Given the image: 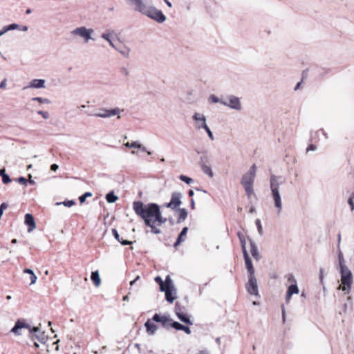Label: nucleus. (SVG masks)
I'll return each mask as SVG.
<instances>
[{
    "label": "nucleus",
    "instance_id": "obj_1",
    "mask_svg": "<svg viewBox=\"0 0 354 354\" xmlns=\"http://www.w3.org/2000/svg\"><path fill=\"white\" fill-rule=\"evenodd\" d=\"M133 209L136 214L145 221L146 225L151 228L153 233H160V230L156 227V225H162L166 219L162 217L158 205L149 203L145 205L141 201H135L133 203Z\"/></svg>",
    "mask_w": 354,
    "mask_h": 354
},
{
    "label": "nucleus",
    "instance_id": "obj_2",
    "mask_svg": "<svg viewBox=\"0 0 354 354\" xmlns=\"http://www.w3.org/2000/svg\"><path fill=\"white\" fill-rule=\"evenodd\" d=\"M127 2L134 11L146 15L158 23H163L166 20V17L161 10L147 5L144 0H127Z\"/></svg>",
    "mask_w": 354,
    "mask_h": 354
},
{
    "label": "nucleus",
    "instance_id": "obj_3",
    "mask_svg": "<svg viewBox=\"0 0 354 354\" xmlns=\"http://www.w3.org/2000/svg\"><path fill=\"white\" fill-rule=\"evenodd\" d=\"M257 167L254 164L250 170L245 173L241 178V183L245 189L248 198L254 194L253 183L256 176Z\"/></svg>",
    "mask_w": 354,
    "mask_h": 354
},
{
    "label": "nucleus",
    "instance_id": "obj_4",
    "mask_svg": "<svg viewBox=\"0 0 354 354\" xmlns=\"http://www.w3.org/2000/svg\"><path fill=\"white\" fill-rule=\"evenodd\" d=\"M341 268V282L342 285L339 286V289L343 291H346L348 293L351 290V286L353 283V276L351 270L343 265H340Z\"/></svg>",
    "mask_w": 354,
    "mask_h": 354
},
{
    "label": "nucleus",
    "instance_id": "obj_5",
    "mask_svg": "<svg viewBox=\"0 0 354 354\" xmlns=\"http://www.w3.org/2000/svg\"><path fill=\"white\" fill-rule=\"evenodd\" d=\"M270 189L272 191V198L274 201V205L277 208L278 213L279 214L282 208V205L279 191V183L277 182V179L274 176H272L270 178Z\"/></svg>",
    "mask_w": 354,
    "mask_h": 354
},
{
    "label": "nucleus",
    "instance_id": "obj_6",
    "mask_svg": "<svg viewBox=\"0 0 354 354\" xmlns=\"http://www.w3.org/2000/svg\"><path fill=\"white\" fill-rule=\"evenodd\" d=\"M94 32L93 29L87 28L85 26L76 28L71 32V34L74 37H79L84 39L85 43L88 42L89 40L95 41L92 37V34Z\"/></svg>",
    "mask_w": 354,
    "mask_h": 354
},
{
    "label": "nucleus",
    "instance_id": "obj_7",
    "mask_svg": "<svg viewBox=\"0 0 354 354\" xmlns=\"http://www.w3.org/2000/svg\"><path fill=\"white\" fill-rule=\"evenodd\" d=\"M288 281L289 282H291V283H293L292 284H291L288 288V290H287V292H286V303H289L290 299H291V297H292V295L293 294H298L299 293V288H298V286L297 285V282H296V279L294 278L293 275L290 274H288Z\"/></svg>",
    "mask_w": 354,
    "mask_h": 354
},
{
    "label": "nucleus",
    "instance_id": "obj_8",
    "mask_svg": "<svg viewBox=\"0 0 354 354\" xmlns=\"http://www.w3.org/2000/svg\"><path fill=\"white\" fill-rule=\"evenodd\" d=\"M22 328H27L30 330V332L32 333V332H37L39 330L38 327H34L32 328H30L28 324L26 323L24 320L22 319H18L17 322L15 323V326L12 328L11 332L13 333L15 335H20L21 333L19 330Z\"/></svg>",
    "mask_w": 354,
    "mask_h": 354
},
{
    "label": "nucleus",
    "instance_id": "obj_9",
    "mask_svg": "<svg viewBox=\"0 0 354 354\" xmlns=\"http://www.w3.org/2000/svg\"><path fill=\"white\" fill-rule=\"evenodd\" d=\"M102 37L109 43V44H113V43H122L120 37L115 31L107 30L102 35Z\"/></svg>",
    "mask_w": 354,
    "mask_h": 354
},
{
    "label": "nucleus",
    "instance_id": "obj_10",
    "mask_svg": "<svg viewBox=\"0 0 354 354\" xmlns=\"http://www.w3.org/2000/svg\"><path fill=\"white\" fill-rule=\"evenodd\" d=\"M247 290L250 295H258L257 282L254 275L249 276Z\"/></svg>",
    "mask_w": 354,
    "mask_h": 354
},
{
    "label": "nucleus",
    "instance_id": "obj_11",
    "mask_svg": "<svg viewBox=\"0 0 354 354\" xmlns=\"http://www.w3.org/2000/svg\"><path fill=\"white\" fill-rule=\"evenodd\" d=\"M120 113V109L118 108H115L113 109H100V112L95 113L93 114V115H95L96 117H100V118H109L112 115H115L117 114Z\"/></svg>",
    "mask_w": 354,
    "mask_h": 354
},
{
    "label": "nucleus",
    "instance_id": "obj_12",
    "mask_svg": "<svg viewBox=\"0 0 354 354\" xmlns=\"http://www.w3.org/2000/svg\"><path fill=\"white\" fill-rule=\"evenodd\" d=\"M193 118H194V119L195 120H201V122H202L201 125H198V129H200V128L205 129V131H207L209 138L211 140H213L214 137H213L212 132L210 131L209 127L207 126V124L205 123V117L203 115H201L198 114V113H195Z\"/></svg>",
    "mask_w": 354,
    "mask_h": 354
},
{
    "label": "nucleus",
    "instance_id": "obj_13",
    "mask_svg": "<svg viewBox=\"0 0 354 354\" xmlns=\"http://www.w3.org/2000/svg\"><path fill=\"white\" fill-rule=\"evenodd\" d=\"M181 194L180 193H173L171 195V201L167 203V207L171 209H176L181 204L180 201Z\"/></svg>",
    "mask_w": 354,
    "mask_h": 354
},
{
    "label": "nucleus",
    "instance_id": "obj_14",
    "mask_svg": "<svg viewBox=\"0 0 354 354\" xmlns=\"http://www.w3.org/2000/svg\"><path fill=\"white\" fill-rule=\"evenodd\" d=\"M243 257H244V259H245V267L248 270V272L249 273V276H252V275H254V268L252 266V261L249 257V254L248 253L247 251L245 252H243Z\"/></svg>",
    "mask_w": 354,
    "mask_h": 354
},
{
    "label": "nucleus",
    "instance_id": "obj_15",
    "mask_svg": "<svg viewBox=\"0 0 354 354\" xmlns=\"http://www.w3.org/2000/svg\"><path fill=\"white\" fill-rule=\"evenodd\" d=\"M152 320L156 322H160L163 326H166L171 322V320L167 316L160 315L157 313L153 316Z\"/></svg>",
    "mask_w": 354,
    "mask_h": 354
},
{
    "label": "nucleus",
    "instance_id": "obj_16",
    "mask_svg": "<svg viewBox=\"0 0 354 354\" xmlns=\"http://www.w3.org/2000/svg\"><path fill=\"white\" fill-rule=\"evenodd\" d=\"M25 223L28 226V231H31L36 227L34 217L30 214L25 215Z\"/></svg>",
    "mask_w": 354,
    "mask_h": 354
},
{
    "label": "nucleus",
    "instance_id": "obj_17",
    "mask_svg": "<svg viewBox=\"0 0 354 354\" xmlns=\"http://www.w3.org/2000/svg\"><path fill=\"white\" fill-rule=\"evenodd\" d=\"M152 319H148L145 324V326L146 327V330H147V333L149 334V335H153L156 330H157V326L156 324H154L153 322H152Z\"/></svg>",
    "mask_w": 354,
    "mask_h": 354
},
{
    "label": "nucleus",
    "instance_id": "obj_18",
    "mask_svg": "<svg viewBox=\"0 0 354 354\" xmlns=\"http://www.w3.org/2000/svg\"><path fill=\"white\" fill-rule=\"evenodd\" d=\"M225 104H227L229 106H230L232 109H235L237 110L241 109V103L239 101V99L236 97H232L229 100V102L226 103L225 102Z\"/></svg>",
    "mask_w": 354,
    "mask_h": 354
},
{
    "label": "nucleus",
    "instance_id": "obj_19",
    "mask_svg": "<svg viewBox=\"0 0 354 354\" xmlns=\"http://www.w3.org/2000/svg\"><path fill=\"white\" fill-rule=\"evenodd\" d=\"M160 290L162 292H165L167 290L172 288L171 280L169 276L166 277L165 281L160 283Z\"/></svg>",
    "mask_w": 354,
    "mask_h": 354
},
{
    "label": "nucleus",
    "instance_id": "obj_20",
    "mask_svg": "<svg viewBox=\"0 0 354 354\" xmlns=\"http://www.w3.org/2000/svg\"><path fill=\"white\" fill-rule=\"evenodd\" d=\"M165 292L166 300L171 304L173 303L174 299H176L173 287L169 288V290H167Z\"/></svg>",
    "mask_w": 354,
    "mask_h": 354
},
{
    "label": "nucleus",
    "instance_id": "obj_21",
    "mask_svg": "<svg viewBox=\"0 0 354 354\" xmlns=\"http://www.w3.org/2000/svg\"><path fill=\"white\" fill-rule=\"evenodd\" d=\"M187 230H188L187 227H185L182 230V231H181V232L180 233V234H179V236H178V239H177V240H176V242H175V243L174 244V246L175 248H176L178 245H179L180 244V243H181L182 241H184L183 237L186 236L187 232Z\"/></svg>",
    "mask_w": 354,
    "mask_h": 354
},
{
    "label": "nucleus",
    "instance_id": "obj_22",
    "mask_svg": "<svg viewBox=\"0 0 354 354\" xmlns=\"http://www.w3.org/2000/svg\"><path fill=\"white\" fill-rule=\"evenodd\" d=\"M177 317L181 322L188 325H192V322L190 321L189 316L184 311L183 313H178Z\"/></svg>",
    "mask_w": 354,
    "mask_h": 354
},
{
    "label": "nucleus",
    "instance_id": "obj_23",
    "mask_svg": "<svg viewBox=\"0 0 354 354\" xmlns=\"http://www.w3.org/2000/svg\"><path fill=\"white\" fill-rule=\"evenodd\" d=\"M91 279L95 286H99L101 283V279L97 271L92 272Z\"/></svg>",
    "mask_w": 354,
    "mask_h": 354
},
{
    "label": "nucleus",
    "instance_id": "obj_24",
    "mask_svg": "<svg viewBox=\"0 0 354 354\" xmlns=\"http://www.w3.org/2000/svg\"><path fill=\"white\" fill-rule=\"evenodd\" d=\"M178 217L177 218V222L178 223L185 221L187 216V212L185 208L178 209Z\"/></svg>",
    "mask_w": 354,
    "mask_h": 354
},
{
    "label": "nucleus",
    "instance_id": "obj_25",
    "mask_svg": "<svg viewBox=\"0 0 354 354\" xmlns=\"http://www.w3.org/2000/svg\"><path fill=\"white\" fill-rule=\"evenodd\" d=\"M17 27L18 26L17 24H11L10 25L3 26L2 29L0 30V36H2L3 35H4L10 30H16Z\"/></svg>",
    "mask_w": 354,
    "mask_h": 354
},
{
    "label": "nucleus",
    "instance_id": "obj_26",
    "mask_svg": "<svg viewBox=\"0 0 354 354\" xmlns=\"http://www.w3.org/2000/svg\"><path fill=\"white\" fill-rule=\"evenodd\" d=\"M250 252L252 256L256 259L259 260L260 255L258 249L253 242H250Z\"/></svg>",
    "mask_w": 354,
    "mask_h": 354
},
{
    "label": "nucleus",
    "instance_id": "obj_27",
    "mask_svg": "<svg viewBox=\"0 0 354 354\" xmlns=\"http://www.w3.org/2000/svg\"><path fill=\"white\" fill-rule=\"evenodd\" d=\"M44 84H45V81L44 80L35 79V80H33L30 82V86L33 87V88H43V87H44Z\"/></svg>",
    "mask_w": 354,
    "mask_h": 354
},
{
    "label": "nucleus",
    "instance_id": "obj_28",
    "mask_svg": "<svg viewBox=\"0 0 354 354\" xmlns=\"http://www.w3.org/2000/svg\"><path fill=\"white\" fill-rule=\"evenodd\" d=\"M237 236L241 242L243 252L247 251L246 250V241H245V235L243 234V233L239 232L237 233Z\"/></svg>",
    "mask_w": 354,
    "mask_h": 354
},
{
    "label": "nucleus",
    "instance_id": "obj_29",
    "mask_svg": "<svg viewBox=\"0 0 354 354\" xmlns=\"http://www.w3.org/2000/svg\"><path fill=\"white\" fill-rule=\"evenodd\" d=\"M112 233L114 236V237L119 241L120 243L123 245H127L131 244V241H127V240H122L120 239L119 234L118 231L115 229L112 230Z\"/></svg>",
    "mask_w": 354,
    "mask_h": 354
},
{
    "label": "nucleus",
    "instance_id": "obj_30",
    "mask_svg": "<svg viewBox=\"0 0 354 354\" xmlns=\"http://www.w3.org/2000/svg\"><path fill=\"white\" fill-rule=\"evenodd\" d=\"M24 273L29 274L30 278V284H34L37 281V277L31 269L26 268L24 270Z\"/></svg>",
    "mask_w": 354,
    "mask_h": 354
},
{
    "label": "nucleus",
    "instance_id": "obj_31",
    "mask_svg": "<svg viewBox=\"0 0 354 354\" xmlns=\"http://www.w3.org/2000/svg\"><path fill=\"white\" fill-rule=\"evenodd\" d=\"M124 145L129 148H138V149H142V151H146L145 148V147L142 148L141 145L138 144L137 142H127V143L124 144Z\"/></svg>",
    "mask_w": 354,
    "mask_h": 354
},
{
    "label": "nucleus",
    "instance_id": "obj_32",
    "mask_svg": "<svg viewBox=\"0 0 354 354\" xmlns=\"http://www.w3.org/2000/svg\"><path fill=\"white\" fill-rule=\"evenodd\" d=\"M115 49L120 52V53L124 56L128 55L129 52V49L128 48L127 46H117Z\"/></svg>",
    "mask_w": 354,
    "mask_h": 354
},
{
    "label": "nucleus",
    "instance_id": "obj_33",
    "mask_svg": "<svg viewBox=\"0 0 354 354\" xmlns=\"http://www.w3.org/2000/svg\"><path fill=\"white\" fill-rule=\"evenodd\" d=\"M0 175L2 176V181L4 184H8L11 181L10 176L5 173V169H0Z\"/></svg>",
    "mask_w": 354,
    "mask_h": 354
},
{
    "label": "nucleus",
    "instance_id": "obj_34",
    "mask_svg": "<svg viewBox=\"0 0 354 354\" xmlns=\"http://www.w3.org/2000/svg\"><path fill=\"white\" fill-rule=\"evenodd\" d=\"M106 199L109 203H114L118 200V197L113 192H111L106 194Z\"/></svg>",
    "mask_w": 354,
    "mask_h": 354
},
{
    "label": "nucleus",
    "instance_id": "obj_35",
    "mask_svg": "<svg viewBox=\"0 0 354 354\" xmlns=\"http://www.w3.org/2000/svg\"><path fill=\"white\" fill-rule=\"evenodd\" d=\"M202 169L206 174L209 175L211 177L213 176V173L210 167L207 166L205 165H202Z\"/></svg>",
    "mask_w": 354,
    "mask_h": 354
},
{
    "label": "nucleus",
    "instance_id": "obj_36",
    "mask_svg": "<svg viewBox=\"0 0 354 354\" xmlns=\"http://www.w3.org/2000/svg\"><path fill=\"white\" fill-rule=\"evenodd\" d=\"M179 178H180L182 181H183V182L186 183L187 184H191V183L193 182V179H192V178H189V177H188V176H185V175H180V176H179Z\"/></svg>",
    "mask_w": 354,
    "mask_h": 354
},
{
    "label": "nucleus",
    "instance_id": "obj_37",
    "mask_svg": "<svg viewBox=\"0 0 354 354\" xmlns=\"http://www.w3.org/2000/svg\"><path fill=\"white\" fill-rule=\"evenodd\" d=\"M354 192H353L348 200V203L351 206V211L354 210Z\"/></svg>",
    "mask_w": 354,
    "mask_h": 354
},
{
    "label": "nucleus",
    "instance_id": "obj_38",
    "mask_svg": "<svg viewBox=\"0 0 354 354\" xmlns=\"http://www.w3.org/2000/svg\"><path fill=\"white\" fill-rule=\"evenodd\" d=\"M171 326L176 330H182L183 327V324H181L178 322H174L171 323Z\"/></svg>",
    "mask_w": 354,
    "mask_h": 354
},
{
    "label": "nucleus",
    "instance_id": "obj_39",
    "mask_svg": "<svg viewBox=\"0 0 354 354\" xmlns=\"http://www.w3.org/2000/svg\"><path fill=\"white\" fill-rule=\"evenodd\" d=\"M91 196H92V194L91 192L84 193L83 195L80 196V198H79L80 202L81 203H83L87 197H90Z\"/></svg>",
    "mask_w": 354,
    "mask_h": 354
},
{
    "label": "nucleus",
    "instance_id": "obj_40",
    "mask_svg": "<svg viewBox=\"0 0 354 354\" xmlns=\"http://www.w3.org/2000/svg\"><path fill=\"white\" fill-rule=\"evenodd\" d=\"M62 204L66 207H71L75 204L74 201H65L62 203Z\"/></svg>",
    "mask_w": 354,
    "mask_h": 354
},
{
    "label": "nucleus",
    "instance_id": "obj_41",
    "mask_svg": "<svg viewBox=\"0 0 354 354\" xmlns=\"http://www.w3.org/2000/svg\"><path fill=\"white\" fill-rule=\"evenodd\" d=\"M32 100L37 101L39 103H45V102L48 103V102H49L48 99H43L39 97H34V98H32Z\"/></svg>",
    "mask_w": 354,
    "mask_h": 354
},
{
    "label": "nucleus",
    "instance_id": "obj_42",
    "mask_svg": "<svg viewBox=\"0 0 354 354\" xmlns=\"http://www.w3.org/2000/svg\"><path fill=\"white\" fill-rule=\"evenodd\" d=\"M37 113H38V114H39V115H41L44 118H45V119H47V118H48V117H49V114H48V112H46V111H39L37 112Z\"/></svg>",
    "mask_w": 354,
    "mask_h": 354
},
{
    "label": "nucleus",
    "instance_id": "obj_43",
    "mask_svg": "<svg viewBox=\"0 0 354 354\" xmlns=\"http://www.w3.org/2000/svg\"><path fill=\"white\" fill-rule=\"evenodd\" d=\"M175 312H176V315H178V313H183V308L179 306L178 303H176V304Z\"/></svg>",
    "mask_w": 354,
    "mask_h": 354
},
{
    "label": "nucleus",
    "instance_id": "obj_44",
    "mask_svg": "<svg viewBox=\"0 0 354 354\" xmlns=\"http://www.w3.org/2000/svg\"><path fill=\"white\" fill-rule=\"evenodd\" d=\"M17 26L18 27L17 28L16 30H19V31L25 32V31H27L28 29L27 26H20V25L17 24Z\"/></svg>",
    "mask_w": 354,
    "mask_h": 354
},
{
    "label": "nucleus",
    "instance_id": "obj_45",
    "mask_svg": "<svg viewBox=\"0 0 354 354\" xmlns=\"http://www.w3.org/2000/svg\"><path fill=\"white\" fill-rule=\"evenodd\" d=\"M182 330H183L187 334L189 335L191 333V330L188 326H183Z\"/></svg>",
    "mask_w": 354,
    "mask_h": 354
},
{
    "label": "nucleus",
    "instance_id": "obj_46",
    "mask_svg": "<svg viewBox=\"0 0 354 354\" xmlns=\"http://www.w3.org/2000/svg\"><path fill=\"white\" fill-rule=\"evenodd\" d=\"M18 181L24 185H26L27 183V180L24 177H20Z\"/></svg>",
    "mask_w": 354,
    "mask_h": 354
},
{
    "label": "nucleus",
    "instance_id": "obj_47",
    "mask_svg": "<svg viewBox=\"0 0 354 354\" xmlns=\"http://www.w3.org/2000/svg\"><path fill=\"white\" fill-rule=\"evenodd\" d=\"M7 80L5 78L0 84V88H5L6 86Z\"/></svg>",
    "mask_w": 354,
    "mask_h": 354
},
{
    "label": "nucleus",
    "instance_id": "obj_48",
    "mask_svg": "<svg viewBox=\"0 0 354 354\" xmlns=\"http://www.w3.org/2000/svg\"><path fill=\"white\" fill-rule=\"evenodd\" d=\"M316 147L314 145H310L307 148V151H314Z\"/></svg>",
    "mask_w": 354,
    "mask_h": 354
},
{
    "label": "nucleus",
    "instance_id": "obj_49",
    "mask_svg": "<svg viewBox=\"0 0 354 354\" xmlns=\"http://www.w3.org/2000/svg\"><path fill=\"white\" fill-rule=\"evenodd\" d=\"M155 281H156V282H157L159 285H160V283H161L164 282V281L162 280V279H161V277H156L155 278Z\"/></svg>",
    "mask_w": 354,
    "mask_h": 354
},
{
    "label": "nucleus",
    "instance_id": "obj_50",
    "mask_svg": "<svg viewBox=\"0 0 354 354\" xmlns=\"http://www.w3.org/2000/svg\"><path fill=\"white\" fill-rule=\"evenodd\" d=\"M58 169V165L57 164H53L50 166V169L53 171H56Z\"/></svg>",
    "mask_w": 354,
    "mask_h": 354
},
{
    "label": "nucleus",
    "instance_id": "obj_51",
    "mask_svg": "<svg viewBox=\"0 0 354 354\" xmlns=\"http://www.w3.org/2000/svg\"><path fill=\"white\" fill-rule=\"evenodd\" d=\"M307 77V73L306 71H303V73H302V80H301V82L306 79Z\"/></svg>",
    "mask_w": 354,
    "mask_h": 354
},
{
    "label": "nucleus",
    "instance_id": "obj_52",
    "mask_svg": "<svg viewBox=\"0 0 354 354\" xmlns=\"http://www.w3.org/2000/svg\"><path fill=\"white\" fill-rule=\"evenodd\" d=\"M323 277H324V275H323V270L321 269L320 270V276H319V278H320V281L322 282L323 281Z\"/></svg>",
    "mask_w": 354,
    "mask_h": 354
},
{
    "label": "nucleus",
    "instance_id": "obj_53",
    "mask_svg": "<svg viewBox=\"0 0 354 354\" xmlns=\"http://www.w3.org/2000/svg\"><path fill=\"white\" fill-rule=\"evenodd\" d=\"M165 3H166V4H167L169 8H171V7H172V4H171V3L169 1L167 0V1H165Z\"/></svg>",
    "mask_w": 354,
    "mask_h": 354
},
{
    "label": "nucleus",
    "instance_id": "obj_54",
    "mask_svg": "<svg viewBox=\"0 0 354 354\" xmlns=\"http://www.w3.org/2000/svg\"><path fill=\"white\" fill-rule=\"evenodd\" d=\"M197 354H208L205 351H200Z\"/></svg>",
    "mask_w": 354,
    "mask_h": 354
},
{
    "label": "nucleus",
    "instance_id": "obj_55",
    "mask_svg": "<svg viewBox=\"0 0 354 354\" xmlns=\"http://www.w3.org/2000/svg\"><path fill=\"white\" fill-rule=\"evenodd\" d=\"M301 84V82H299V83L297 84L296 87L295 88V90H297V89L300 87Z\"/></svg>",
    "mask_w": 354,
    "mask_h": 354
},
{
    "label": "nucleus",
    "instance_id": "obj_56",
    "mask_svg": "<svg viewBox=\"0 0 354 354\" xmlns=\"http://www.w3.org/2000/svg\"><path fill=\"white\" fill-rule=\"evenodd\" d=\"M193 194H194V192H193L192 190H190V191L189 192V196H192Z\"/></svg>",
    "mask_w": 354,
    "mask_h": 354
},
{
    "label": "nucleus",
    "instance_id": "obj_57",
    "mask_svg": "<svg viewBox=\"0 0 354 354\" xmlns=\"http://www.w3.org/2000/svg\"><path fill=\"white\" fill-rule=\"evenodd\" d=\"M196 121L198 122V123H197V127H198V125H201V123H202L201 120H196Z\"/></svg>",
    "mask_w": 354,
    "mask_h": 354
},
{
    "label": "nucleus",
    "instance_id": "obj_58",
    "mask_svg": "<svg viewBox=\"0 0 354 354\" xmlns=\"http://www.w3.org/2000/svg\"><path fill=\"white\" fill-rule=\"evenodd\" d=\"M34 346H35L36 348H38V347H39V344H38L36 342H34Z\"/></svg>",
    "mask_w": 354,
    "mask_h": 354
},
{
    "label": "nucleus",
    "instance_id": "obj_59",
    "mask_svg": "<svg viewBox=\"0 0 354 354\" xmlns=\"http://www.w3.org/2000/svg\"><path fill=\"white\" fill-rule=\"evenodd\" d=\"M26 14H29V13H30V12H31L30 9H28V10H26Z\"/></svg>",
    "mask_w": 354,
    "mask_h": 354
},
{
    "label": "nucleus",
    "instance_id": "obj_60",
    "mask_svg": "<svg viewBox=\"0 0 354 354\" xmlns=\"http://www.w3.org/2000/svg\"><path fill=\"white\" fill-rule=\"evenodd\" d=\"M135 281H136V280H133V281H131L130 284H131V285H133V283L135 282Z\"/></svg>",
    "mask_w": 354,
    "mask_h": 354
},
{
    "label": "nucleus",
    "instance_id": "obj_61",
    "mask_svg": "<svg viewBox=\"0 0 354 354\" xmlns=\"http://www.w3.org/2000/svg\"><path fill=\"white\" fill-rule=\"evenodd\" d=\"M123 299L124 300L127 299V296L124 297Z\"/></svg>",
    "mask_w": 354,
    "mask_h": 354
},
{
    "label": "nucleus",
    "instance_id": "obj_62",
    "mask_svg": "<svg viewBox=\"0 0 354 354\" xmlns=\"http://www.w3.org/2000/svg\"><path fill=\"white\" fill-rule=\"evenodd\" d=\"M45 274H48V270H46V271L45 272Z\"/></svg>",
    "mask_w": 354,
    "mask_h": 354
},
{
    "label": "nucleus",
    "instance_id": "obj_63",
    "mask_svg": "<svg viewBox=\"0 0 354 354\" xmlns=\"http://www.w3.org/2000/svg\"><path fill=\"white\" fill-rule=\"evenodd\" d=\"M12 242V243H16V239H13Z\"/></svg>",
    "mask_w": 354,
    "mask_h": 354
},
{
    "label": "nucleus",
    "instance_id": "obj_64",
    "mask_svg": "<svg viewBox=\"0 0 354 354\" xmlns=\"http://www.w3.org/2000/svg\"><path fill=\"white\" fill-rule=\"evenodd\" d=\"M30 183H33V180H30Z\"/></svg>",
    "mask_w": 354,
    "mask_h": 354
}]
</instances>
